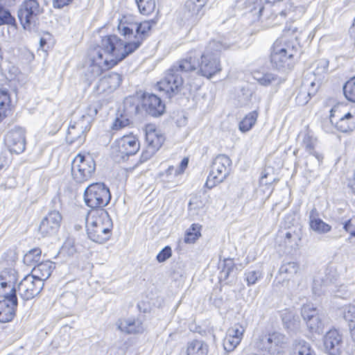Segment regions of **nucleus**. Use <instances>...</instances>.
Returning a JSON list of instances; mask_svg holds the SVG:
<instances>
[{"label": "nucleus", "mask_w": 355, "mask_h": 355, "mask_svg": "<svg viewBox=\"0 0 355 355\" xmlns=\"http://www.w3.org/2000/svg\"><path fill=\"white\" fill-rule=\"evenodd\" d=\"M1 289L3 290L2 294H3L4 293H12V290L16 294V289L13 285V282L10 281H6L2 276H0V290Z\"/></svg>", "instance_id": "nucleus-51"}, {"label": "nucleus", "mask_w": 355, "mask_h": 355, "mask_svg": "<svg viewBox=\"0 0 355 355\" xmlns=\"http://www.w3.org/2000/svg\"><path fill=\"white\" fill-rule=\"evenodd\" d=\"M121 82V76L119 73L112 72L101 78L95 89L98 94H110L118 88Z\"/></svg>", "instance_id": "nucleus-22"}, {"label": "nucleus", "mask_w": 355, "mask_h": 355, "mask_svg": "<svg viewBox=\"0 0 355 355\" xmlns=\"http://www.w3.org/2000/svg\"><path fill=\"white\" fill-rule=\"evenodd\" d=\"M258 112L254 110L248 113L239 123V128L242 132H248L254 125L258 117Z\"/></svg>", "instance_id": "nucleus-35"}, {"label": "nucleus", "mask_w": 355, "mask_h": 355, "mask_svg": "<svg viewBox=\"0 0 355 355\" xmlns=\"http://www.w3.org/2000/svg\"><path fill=\"white\" fill-rule=\"evenodd\" d=\"M318 315V310L312 304H304L301 308V315L304 322Z\"/></svg>", "instance_id": "nucleus-42"}, {"label": "nucleus", "mask_w": 355, "mask_h": 355, "mask_svg": "<svg viewBox=\"0 0 355 355\" xmlns=\"http://www.w3.org/2000/svg\"><path fill=\"white\" fill-rule=\"evenodd\" d=\"M73 0H53V6L55 8H62L68 6Z\"/></svg>", "instance_id": "nucleus-57"}, {"label": "nucleus", "mask_w": 355, "mask_h": 355, "mask_svg": "<svg viewBox=\"0 0 355 355\" xmlns=\"http://www.w3.org/2000/svg\"><path fill=\"white\" fill-rule=\"evenodd\" d=\"M96 170V163L89 155H77L71 163V175L78 183H83L92 178Z\"/></svg>", "instance_id": "nucleus-9"}, {"label": "nucleus", "mask_w": 355, "mask_h": 355, "mask_svg": "<svg viewBox=\"0 0 355 355\" xmlns=\"http://www.w3.org/2000/svg\"><path fill=\"white\" fill-rule=\"evenodd\" d=\"M16 0H0V4L11 6L15 4Z\"/></svg>", "instance_id": "nucleus-61"}, {"label": "nucleus", "mask_w": 355, "mask_h": 355, "mask_svg": "<svg viewBox=\"0 0 355 355\" xmlns=\"http://www.w3.org/2000/svg\"><path fill=\"white\" fill-rule=\"evenodd\" d=\"M295 355H316L310 343L304 340H297L294 343Z\"/></svg>", "instance_id": "nucleus-34"}, {"label": "nucleus", "mask_w": 355, "mask_h": 355, "mask_svg": "<svg viewBox=\"0 0 355 355\" xmlns=\"http://www.w3.org/2000/svg\"><path fill=\"white\" fill-rule=\"evenodd\" d=\"M266 11V8L264 6H263L261 4H259L258 6V15L259 17H261L264 15V12Z\"/></svg>", "instance_id": "nucleus-63"}, {"label": "nucleus", "mask_w": 355, "mask_h": 355, "mask_svg": "<svg viewBox=\"0 0 355 355\" xmlns=\"http://www.w3.org/2000/svg\"><path fill=\"white\" fill-rule=\"evenodd\" d=\"M200 55V51L196 49L191 50L184 58L178 60L173 67H175L180 73L198 71Z\"/></svg>", "instance_id": "nucleus-18"}, {"label": "nucleus", "mask_w": 355, "mask_h": 355, "mask_svg": "<svg viewBox=\"0 0 355 355\" xmlns=\"http://www.w3.org/2000/svg\"><path fill=\"white\" fill-rule=\"evenodd\" d=\"M172 251L169 246L164 247L157 255V260L158 262L162 263L171 257Z\"/></svg>", "instance_id": "nucleus-52"}, {"label": "nucleus", "mask_w": 355, "mask_h": 355, "mask_svg": "<svg viewBox=\"0 0 355 355\" xmlns=\"http://www.w3.org/2000/svg\"><path fill=\"white\" fill-rule=\"evenodd\" d=\"M232 168V160L224 155H217L211 166V171L205 182V187L212 189L216 185L223 182L230 175Z\"/></svg>", "instance_id": "nucleus-7"}, {"label": "nucleus", "mask_w": 355, "mask_h": 355, "mask_svg": "<svg viewBox=\"0 0 355 355\" xmlns=\"http://www.w3.org/2000/svg\"><path fill=\"white\" fill-rule=\"evenodd\" d=\"M5 141L11 153H23L26 149L25 130L19 127L15 128L7 133Z\"/></svg>", "instance_id": "nucleus-17"}, {"label": "nucleus", "mask_w": 355, "mask_h": 355, "mask_svg": "<svg viewBox=\"0 0 355 355\" xmlns=\"http://www.w3.org/2000/svg\"><path fill=\"white\" fill-rule=\"evenodd\" d=\"M188 163H189V161H188V159L187 158H184L181 163H180V169H179V171H180V173L182 171H184V169L185 168H187V165H188Z\"/></svg>", "instance_id": "nucleus-60"}, {"label": "nucleus", "mask_w": 355, "mask_h": 355, "mask_svg": "<svg viewBox=\"0 0 355 355\" xmlns=\"http://www.w3.org/2000/svg\"><path fill=\"white\" fill-rule=\"evenodd\" d=\"M297 28L292 26H286L284 29V32L287 34L292 35L297 31Z\"/></svg>", "instance_id": "nucleus-58"}, {"label": "nucleus", "mask_w": 355, "mask_h": 355, "mask_svg": "<svg viewBox=\"0 0 355 355\" xmlns=\"http://www.w3.org/2000/svg\"><path fill=\"white\" fill-rule=\"evenodd\" d=\"M202 226L198 223H193L186 231L184 242L187 244L194 243L200 236Z\"/></svg>", "instance_id": "nucleus-36"}, {"label": "nucleus", "mask_w": 355, "mask_h": 355, "mask_svg": "<svg viewBox=\"0 0 355 355\" xmlns=\"http://www.w3.org/2000/svg\"><path fill=\"white\" fill-rule=\"evenodd\" d=\"M349 329H350L351 337H352V340L354 341H355V324H350Z\"/></svg>", "instance_id": "nucleus-62"}, {"label": "nucleus", "mask_w": 355, "mask_h": 355, "mask_svg": "<svg viewBox=\"0 0 355 355\" xmlns=\"http://www.w3.org/2000/svg\"><path fill=\"white\" fill-rule=\"evenodd\" d=\"M85 204L92 209H100L105 207L111 200L108 187L102 182L90 184L84 191Z\"/></svg>", "instance_id": "nucleus-6"}, {"label": "nucleus", "mask_w": 355, "mask_h": 355, "mask_svg": "<svg viewBox=\"0 0 355 355\" xmlns=\"http://www.w3.org/2000/svg\"><path fill=\"white\" fill-rule=\"evenodd\" d=\"M112 221L104 209L91 210L86 218L88 237L94 242L103 243L111 236Z\"/></svg>", "instance_id": "nucleus-3"}, {"label": "nucleus", "mask_w": 355, "mask_h": 355, "mask_svg": "<svg viewBox=\"0 0 355 355\" xmlns=\"http://www.w3.org/2000/svg\"><path fill=\"white\" fill-rule=\"evenodd\" d=\"M300 269L299 264L294 261L283 263L279 270V275L282 279L289 281L295 275Z\"/></svg>", "instance_id": "nucleus-32"}, {"label": "nucleus", "mask_w": 355, "mask_h": 355, "mask_svg": "<svg viewBox=\"0 0 355 355\" xmlns=\"http://www.w3.org/2000/svg\"><path fill=\"white\" fill-rule=\"evenodd\" d=\"M254 78L260 85L263 86H268L276 80L277 77L272 73H268L261 76L259 74V76H255Z\"/></svg>", "instance_id": "nucleus-48"}, {"label": "nucleus", "mask_w": 355, "mask_h": 355, "mask_svg": "<svg viewBox=\"0 0 355 355\" xmlns=\"http://www.w3.org/2000/svg\"><path fill=\"white\" fill-rule=\"evenodd\" d=\"M286 336L280 332H272L261 336L256 345L257 348L268 355H279L287 343Z\"/></svg>", "instance_id": "nucleus-10"}, {"label": "nucleus", "mask_w": 355, "mask_h": 355, "mask_svg": "<svg viewBox=\"0 0 355 355\" xmlns=\"http://www.w3.org/2000/svg\"><path fill=\"white\" fill-rule=\"evenodd\" d=\"M343 229L350 234L352 237H355V227L352 223L351 220H348L343 225Z\"/></svg>", "instance_id": "nucleus-56"}, {"label": "nucleus", "mask_w": 355, "mask_h": 355, "mask_svg": "<svg viewBox=\"0 0 355 355\" xmlns=\"http://www.w3.org/2000/svg\"><path fill=\"white\" fill-rule=\"evenodd\" d=\"M342 337L336 329L329 331L324 338L325 349L331 355H337L340 353Z\"/></svg>", "instance_id": "nucleus-25"}, {"label": "nucleus", "mask_w": 355, "mask_h": 355, "mask_svg": "<svg viewBox=\"0 0 355 355\" xmlns=\"http://www.w3.org/2000/svg\"><path fill=\"white\" fill-rule=\"evenodd\" d=\"M150 29L151 23L149 21H144L139 24L129 21L127 18L124 17L120 21L118 25V30L122 35L128 39H130L133 35L134 40L125 42L116 35H108V37H114L118 40V42L121 43V51L126 58L139 48L148 36Z\"/></svg>", "instance_id": "nucleus-2"}, {"label": "nucleus", "mask_w": 355, "mask_h": 355, "mask_svg": "<svg viewBox=\"0 0 355 355\" xmlns=\"http://www.w3.org/2000/svg\"><path fill=\"white\" fill-rule=\"evenodd\" d=\"M53 268L54 266L52 261H43L33 268L31 275L44 283L50 277Z\"/></svg>", "instance_id": "nucleus-29"}, {"label": "nucleus", "mask_w": 355, "mask_h": 355, "mask_svg": "<svg viewBox=\"0 0 355 355\" xmlns=\"http://www.w3.org/2000/svg\"><path fill=\"white\" fill-rule=\"evenodd\" d=\"M318 88V87L316 85L314 80L304 78L297 90L295 97L296 103L300 105L306 104L311 98V96L316 94Z\"/></svg>", "instance_id": "nucleus-24"}, {"label": "nucleus", "mask_w": 355, "mask_h": 355, "mask_svg": "<svg viewBox=\"0 0 355 355\" xmlns=\"http://www.w3.org/2000/svg\"><path fill=\"white\" fill-rule=\"evenodd\" d=\"M305 323L309 330L311 332L320 334L323 331L324 322L321 314L310 318Z\"/></svg>", "instance_id": "nucleus-37"}, {"label": "nucleus", "mask_w": 355, "mask_h": 355, "mask_svg": "<svg viewBox=\"0 0 355 355\" xmlns=\"http://www.w3.org/2000/svg\"><path fill=\"white\" fill-rule=\"evenodd\" d=\"M245 280L248 286L255 284L263 277V272L261 269L248 270L245 272Z\"/></svg>", "instance_id": "nucleus-40"}, {"label": "nucleus", "mask_w": 355, "mask_h": 355, "mask_svg": "<svg viewBox=\"0 0 355 355\" xmlns=\"http://www.w3.org/2000/svg\"><path fill=\"white\" fill-rule=\"evenodd\" d=\"M183 83L182 75L172 66L166 73L164 78L157 83V87L170 98L179 92Z\"/></svg>", "instance_id": "nucleus-11"}, {"label": "nucleus", "mask_w": 355, "mask_h": 355, "mask_svg": "<svg viewBox=\"0 0 355 355\" xmlns=\"http://www.w3.org/2000/svg\"><path fill=\"white\" fill-rule=\"evenodd\" d=\"M42 251L40 248H34L27 252L23 259L24 264L31 266L35 263L39 261Z\"/></svg>", "instance_id": "nucleus-41"}, {"label": "nucleus", "mask_w": 355, "mask_h": 355, "mask_svg": "<svg viewBox=\"0 0 355 355\" xmlns=\"http://www.w3.org/2000/svg\"><path fill=\"white\" fill-rule=\"evenodd\" d=\"M208 352V345L202 340H193L187 343V355H207Z\"/></svg>", "instance_id": "nucleus-31"}, {"label": "nucleus", "mask_w": 355, "mask_h": 355, "mask_svg": "<svg viewBox=\"0 0 355 355\" xmlns=\"http://www.w3.org/2000/svg\"><path fill=\"white\" fill-rule=\"evenodd\" d=\"M129 124V119L122 114L117 116L112 125V128L115 130H120Z\"/></svg>", "instance_id": "nucleus-50"}, {"label": "nucleus", "mask_w": 355, "mask_h": 355, "mask_svg": "<svg viewBox=\"0 0 355 355\" xmlns=\"http://www.w3.org/2000/svg\"><path fill=\"white\" fill-rule=\"evenodd\" d=\"M205 201L200 195L193 196L188 205L189 214L191 216H196L204 211Z\"/></svg>", "instance_id": "nucleus-33"}, {"label": "nucleus", "mask_w": 355, "mask_h": 355, "mask_svg": "<svg viewBox=\"0 0 355 355\" xmlns=\"http://www.w3.org/2000/svg\"><path fill=\"white\" fill-rule=\"evenodd\" d=\"M135 2L139 12L145 15L151 14L155 8V0H135Z\"/></svg>", "instance_id": "nucleus-38"}, {"label": "nucleus", "mask_w": 355, "mask_h": 355, "mask_svg": "<svg viewBox=\"0 0 355 355\" xmlns=\"http://www.w3.org/2000/svg\"><path fill=\"white\" fill-rule=\"evenodd\" d=\"M302 146L306 153L315 159V168H319L322 162L324 156L322 152L318 150V140L309 132L302 134Z\"/></svg>", "instance_id": "nucleus-21"}, {"label": "nucleus", "mask_w": 355, "mask_h": 355, "mask_svg": "<svg viewBox=\"0 0 355 355\" xmlns=\"http://www.w3.org/2000/svg\"><path fill=\"white\" fill-rule=\"evenodd\" d=\"M309 226L311 230L320 234H327L331 230V226L318 217L315 209H313L310 212Z\"/></svg>", "instance_id": "nucleus-27"}, {"label": "nucleus", "mask_w": 355, "mask_h": 355, "mask_svg": "<svg viewBox=\"0 0 355 355\" xmlns=\"http://www.w3.org/2000/svg\"><path fill=\"white\" fill-rule=\"evenodd\" d=\"M120 48L121 44L114 37L107 35L102 38L101 44L90 55L91 64L87 72L88 78L98 77L103 71L113 67L125 58Z\"/></svg>", "instance_id": "nucleus-1"}, {"label": "nucleus", "mask_w": 355, "mask_h": 355, "mask_svg": "<svg viewBox=\"0 0 355 355\" xmlns=\"http://www.w3.org/2000/svg\"><path fill=\"white\" fill-rule=\"evenodd\" d=\"M228 48V45L218 40H211L207 45L203 53L200 52L197 73L208 79L222 69L220 53Z\"/></svg>", "instance_id": "nucleus-4"}, {"label": "nucleus", "mask_w": 355, "mask_h": 355, "mask_svg": "<svg viewBox=\"0 0 355 355\" xmlns=\"http://www.w3.org/2000/svg\"><path fill=\"white\" fill-rule=\"evenodd\" d=\"M157 151V150L147 146L146 149L144 150L141 155V162H146Z\"/></svg>", "instance_id": "nucleus-53"}, {"label": "nucleus", "mask_w": 355, "mask_h": 355, "mask_svg": "<svg viewBox=\"0 0 355 355\" xmlns=\"http://www.w3.org/2000/svg\"><path fill=\"white\" fill-rule=\"evenodd\" d=\"M44 287V283L37 280L31 274L21 280L18 285V292L24 300H29L37 295Z\"/></svg>", "instance_id": "nucleus-13"}, {"label": "nucleus", "mask_w": 355, "mask_h": 355, "mask_svg": "<svg viewBox=\"0 0 355 355\" xmlns=\"http://www.w3.org/2000/svg\"><path fill=\"white\" fill-rule=\"evenodd\" d=\"M343 93L349 101L355 103V76L345 83Z\"/></svg>", "instance_id": "nucleus-39"}, {"label": "nucleus", "mask_w": 355, "mask_h": 355, "mask_svg": "<svg viewBox=\"0 0 355 355\" xmlns=\"http://www.w3.org/2000/svg\"><path fill=\"white\" fill-rule=\"evenodd\" d=\"M62 216L58 211L52 210L42 220L39 226V233L43 236H51L59 230Z\"/></svg>", "instance_id": "nucleus-14"}, {"label": "nucleus", "mask_w": 355, "mask_h": 355, "mask_svg": "<svg viewBox=\"0 0 355 355\" xmlns=\"http://www.w3.org/2000/svg\"><path fill=\"white\" fill-rule=\"evenodd\" d=\"M117 328L126 334H139L144 331L143 324L139 320H119L116 322Z\"/></svg>", "instance_id": "nucleus-28"}, {"label": "nucleus", "mask_w": 355, "mask_h": 355, "mask_svg": "<svg viewBox=\"0 0 355 355\" xmlns=\"http://www.w3.org/2000/svg\"><path fill=\"white\" fill-rule=\"evenodd\" d=\"M11 113V99L8 91L0 89V122Z\"/></svg>", "instance_id": "nucleus-30"}, {"label": "nucleus", "mask_w": 355, "mask_h": 355, "mask_svg": "<svg viewBox=\"0 0 355 355\" xmlns=\"http://www.w3.org/2000/svg\"><path fill=\"white\" fill-rule=\"evenodd\" d=\"M207 0H187L185 2L182 20L188 25H193L198 19L200 12L206 4Z\"/></svg>", "instance_id": "nucleus-20"}, {"label": "nucleus", "mask_w": 355, "mask_h": 355, "mask_svg": "<svg viewBox=\"0 0 355 355\" xmlns=\"http://www.w3.org/2000/svg\"><path fill=\"white\" fill-rule=\"evenodd\" d=\"M115 148L122 157L135 155L139 149V142L133 136H123L116 140Z\"/></svg>", "instance_id": "nucleus-19"}, {"label": "nucleus", "mask_w": 355, "mask_h": 355, "mask_svg": "<svg viewBox=\"0 0 355 355\" xmlns=\"http://www.w3.org/2000/svg\"><path fill=\"white\" fill-rule=\"evenodd\" d=\"M245 331V328L243 325L240 323H236L227 329L226 335L236 338L241 341Z\"/></svg>", "instance_id": "nucleus-43"}, {"label": "nucleus", "mask_w": 355, "mask_h": 355, "mask_svg": "<svg viewBox=\"0 0 355 355\" xmlns=\"http://www.w3.org/2000/svg\"><path fill=\"white\" fill-rule=\"evenodd\" d=\"M295 234L290 232H287L285 234V243L286 245H289L291 244V239L293 237Z\"/></svg>", "instance_id": "nucleus-59"}, {"label": "nucleus", "mask_w": 355, "mask_h": 355, "mask_svg": "<svg viewBox=\"0 0 355 355\" xmlns=\"http://www.w3.org/2000/svg\"><path fill=\"white\" fill-rule=\"evenodd\" d=\"M268 173L263 172L260 178V182L263 184H270V182H268L266 181H264V180L267 178Z\"/></svg>", "instance_id": "nucleus-64"}, {"label": "nucleus", "mask_w": 355, "mask_h": 355, "mask_svg": "<svg viewBox=\"0 0 355 355\" xmlns=\"http://www.w3.org/2000/svg\"><path fill=\"white\" fill-rule=\"evenodd\" d=\"M40 13V6L36 0H26L18 10V18L24 29H30Z\"/></svg>", "instance_id": "nucleus-12"}, {"label": "nucleus", "mask_w": 355, "mask_h": 355, "mask_svg": "<svg viewBox=\"0 0 355 355\" xmlns=\"http://www.w3.org/2000/svg\"><path fill=\"white\" fill-rule=\"evenodd\" d=\"M343 317L346 321L354 322L355 319V306L349 304L343 308Z\"/></svg>", "instance_id": "nucleus-49"}, {"label": "nucleus", "mask_w": 355, "mask_h": 355, "mask_svg": "<svg viewBox=\"0 0 355 355\" xmlns=\"http://www.w3.org/2000/svg\"><path fill=\"white\" fill-rule=\"evenodd\" d=\"M180 173V171L178 168H175L174 166H169L164 173H162L161 174L162 176L166 177V178H171V177H176L178 174Z\"/></svg>", "instance_id": "nucleus-55"}, {"label": "nucleus", "mask_w": 355, "mask_h": 355, "mask_svg": "<svg viewBox=\"0 0 355 355\" xmlns=\"http://www.w3.org/2000/svg\"><path fill=\"white\" fill-rule=\"evenodd\" d=\"M96 114L97 109L94 107L92 113L82 114L77 121L71 122L66 135L67 141L70 144L81 145L85 141L86 132L90 129L92 116Z\"/></svg>", "instance_id": "nucleus-8"}, {"label": "nucleus", "mask_w": 355, "mask_h": 355, "mask_svg": "<svg viewBox=\"0 0 355 355\" xmlns=\"http://www.w3.org/2000/svg\"><path fill=\"white\" fill-rule=\"evenodd\" d=\"M240 343L239 339L226 335L223 340L224 349L227 352H232Z\"/></svg>", "instance_id": "nucleus-46"}, {"label": "nucleus", "mask_w": 355, "mask_h": 355, "mask_svg": "<svg viewBox=\"0 0 355 355\" xmlns=\"http://www.w3.org/2000/svg\"><path fill=\"white\" fill-rule=\"evenodd\" d=\"M296 53L297 48L293 42L277 40L272 46L270 62L279 70L289 69Z\"/></svg>", "instance_id": "nucleus-5"}, {"label": "nucleus", "mask_w": 355, "mask_h": 355, "mask_svg": "<svg viewBox=\"0 0 355 355\" xmlns=\"http://www.w3.org/2000/svg\"><path fill=\"white\" fill-rule=\"evenodd\" d=\"M282 319L285 328L293 329L295 327L296 320H294V315L292 312L286 310L282 314Z\"/></svg>", "instance_id": "nucleus-45"}, {"label": "nucleus", "mask_w": 355, "mask_h": 355, "mask_svg": "<svg viewBox=\"0 0 355 355\" xmlns=\"http://www.w3.org/2000/svg\"><path fill=\"white\" fill-rule=\"evenodd\" d=\"M234 270V266L232 259H225L224 266L220 272V279H226L230 273Z\"/></svg>", "instance_id": "nucleus-47"}, {"label": "nucleus", "mask_w": 355, "mask_h": 355, "mask_svg": "<svg viewBox=\"0 0 355 355\" xmlns=\"http://www.w3.org/2000/svg\"><path fill=\"white\" fill-rule=\"evenodd\" d=\"M329 62L327 60H320L318 62V67L316 69V73L318 74L322 73H326L328 69Z\"/></svg>", "instance_id": "nucleus-54"}, {"label": "nucleus", "mask_w": 355, "mask_h": 355, "mask_svg": "<svg viewBox=\"0 0 355 355\" xmlns=\"http://www.w3.org/2000/svg\"><path fill=\"white\" fill-rule=\"evenodd\" d=\"M164 135L153 125L146 126V140L147 146L155 150H159L164 141Z\"/></svg>", "instance_id": "nucleus-26"}, {"label": "nucleus", "mask_w": 355, "mask_h": 355, "mask_svg": "<svg viewBox=\"0 0 355 355\" xmlns=\"http://www.w3.org/2000/svg\"><path fill=\"white\" fill-rule=\"evenodd\" d=\"M4 299L0 300V322L6 323L12 320L17 306V297L14 291L4 293Z\"/></svg>", "instance_id": "nucleus-16"}, {"label": "nucleus", "mask_w": 355, "mask_h": 355, "mask_svg": "<svg viewBox=\"0 0 355 355\" xmlns=\"http://www.w3.org/2000/svg\"><path fill=\"white\" fill-rule=\"evenodd\" d=\"M3 4H0V26L3 24H12L15 18L12 17L10 11L3 8Z\"/></svg>", "instance_id": "nucleus-44"}, {"label": "nucleus", "mask_w": 355, "mask_h": 355, "mask_svg": "<svg viewBox=\"0 0 355 355\" xmlns=\"http://www.w3.org/2000/svg\"><path fill=\"white\" fill-rule=\"evenodd\" d=\"M142 107L153 116H159L164 112L165 105L157 96L153 94H144L142 98Z\"/></svg>", "instance_id": "nucleus-23"}, {"label": "nucleus", "mask_w": 355, "mask_h": 355, "mask_svg": "<svg viewBox=\"0 0 355 355\" xmlns=\"http://www.w3.org/2000/svg\"><path fill=\"white\" fill-rule=\"evenodd\" d=\"M340 112L336 107L331 109L330 121L335 123L336 129L342 132H347L355 129V111L347 112L343 114H339Z\"/></svg>", "instance_id": "nucleus-15"}]
</instances>
